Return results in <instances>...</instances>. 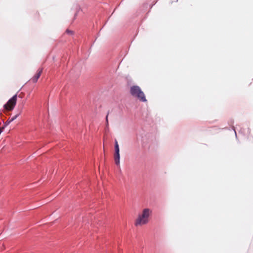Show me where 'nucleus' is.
Listing matches in <instances>:
<instances>
[{"mask_svg":"<svg viewBox=\"0 0 253 253\" xmlns=\"http://www.w3.org/2000/svg\"><path fill=\"white\" fill-rule=\"evenodd\" d=\"M120 153H115L114 154V160L115 164L117 165H119L120 164Z\"/></svg>","mask_w":253,"mask_h":253,"instance_id":"obj_6","label":"nucleus"},{"mask_svg":"<svg viewBox=\"0 0 253 253\" xmlns=\"http://www.w3.org/2000/svg\"><path fill=\"white\" fill-rule=\"evenodd\" d=\"M152 213V211L149 209H144L141 214H139L135 220V226H141L146 224L149 221V217Z\"/></svg>","mask_w":253,"mask_h":253,"instance_id":"obj_1","label":"nucleus"},{"mask_svg":"<svg viewBox=\"0 0 253 253\" xmlns=\"http://www.w3.org/2000/svg\"><path fill=\"white\" fill-rule=\"evenodd\" d=\"M130 94L134 97L137 98L142 102H146L147 99L143 92L141 90L139 86L133 85L130 87Z\"/></svg>","mask_w":253,"mask_h":253,"instance_id":"obj_2","label":"nucleus"},{"mask_svg":"<svg viewBox=\"0 0 253 253\" xmlns=\"http://www.w3.org/2000/svg\"><path fill=\"white\" fill-rule=\"evenodd\" d=\"M115 146H119V144H118V141H117V140H115Z\"/></svg>","mask_w":253,"mask_h":253,"instance_id":"obj_10","label":"nucleus"},{"mask_svg":"<svg viewBox=\"0 0 253 253\" xmlns=\"http://www.w3.org/2000/svg\"><path fill=\"white\" fill-rule=\"evenodd\" d=\"M20 113H19L18 114H17L16 115H15L14 116H13V117H12L10 119H8L6 122L5 123V125H4V126H7L8 125H9L11 122H12V121H13L15 119H16L20 115Z\"/></svg>","mask_w":253,"mask_h":253,"instance_id":"obj_5","label":"nucleus"},{"mask_svg":"<svg viewBox=\"0 0 253 253\" xmlns=\"http://www.w3.org/2000/svg\"><path fill=\"white\" fill-rule=\"evenodd\" d=\"M66 32L68 34H73V32L71 31H70L69 30H67Z\"/></svg>","mask_w":253,"mask_h":253,"instance_id":"obj_9","label":"nucleus"},{"mask_svg":"<svg viewBox=\"0 0 253 253\" xmlns=\"http://www.w3.org/2000/svg\"><path fill=\"white\" fill-rule=\"evenodd\" d=\"M17 101V95H14L4 105V108L7 111L12 110L16 103Z\"/></svg>","mask_w":253,"mask_h":253,"instance_id":"obj_3","label":"nucleus"},{"mask_svg":"<svg viewBox=\"0 0 253 253\" xmlns=\"http://www.w3.org/2000/svg\"><path fill=\"white\" fill-rule=\"evenodd\" d=\"M42 72V69L40 68L38 70L36 75L31 79L33 83H36Z\"/></svg>","mask_w":253,"mask_h":253,"instance_id":"obj_4","label":"nucleus"},{"mask_svg":"<svg viewBox=\"0 0 253 253\" xmlns=\"http://www.w3.org/2000/svg\"><path fill=\"white\" fill-rule=\"evenodd\" d=\"M108 114L107 115L106 117V126H108Z\"/></svg>","mask_w":253,"mask_h":253,"instance_id":"obj_8","label":"nucleus"},{"mask_svg":"<svg viewBox=\"0 0 253 253\" xmlns=\"http://www.w3.org/2000/svg\"><path fill=\"white\" fill-rule=\"evenodd\" d=\"M115 153H120L119 146H115Z\"/></svg>","mask_w":253,"mask_h":253,"instance_id":"obj_7","label":"nucleus"}]
</instances>
